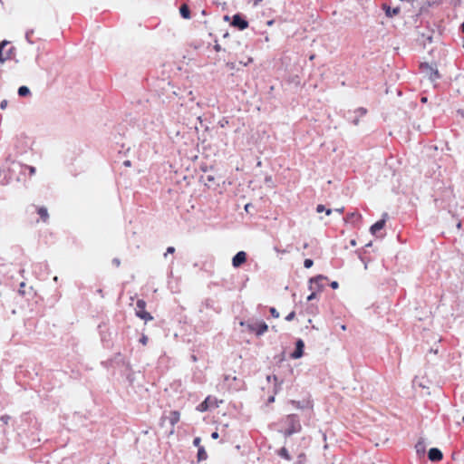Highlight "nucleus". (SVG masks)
<instances>
[{
  "instance_id": "f257e3e1",
  "label": "nucleus",
  "mask_w": 464,
  "mask_h": 464,
  "mask_svg": "<svg viewBox=\"0 0 464 464\" xmlns=\"http://www.w3.org/2000/svg\"><path fill=\"white\" fill-rule=\"evenodd\" d=\"M240 325L246 326L250 333H255L258 337L268 330V325L264 321L258 320L241 321Z\"/></svg>"
},
{
  "instance_id": "f03ea898",
  "label": "nucleus",
  "mask_w": 464,
  "mask_h": 464,
  "mask_svg": "<svg viewBox=\"0 0 464 464\" xmlns=\"http://www.w3.org/2000/svg\"><path fill=\"white\" fill-rule=\"evenodd\" d=\"M285 423L287 425V429L284 431L285 437H290L295 433L300 432L302 430L299 417L296 414L287 415Z\"/></svg>"
},
{
  "instance_id": "7ed1b4c3",
  "label": "nucleus",
  "mask_w": 464,
  "mask_h": 464,
  "mask_svg": "<svg viewBox=\"0 0 464 464\" xmlns=\"http://www.w3.org/2000/svg\"><path fill=\"white\" fill-rule=\"evenodd\" d=\"M145 307L146 302L142 299H139L136 303V316L144 320L145 322L153 320V316L145 310Z\"/></svg>"
},
{
  "instance_id": "20e7f679",
  "label": "nucleus",
  "mask_w": 464,
  "mask_h": 464,
  "mask_svg": "<svg viewBox=\"0 0 464 464\" xmlns=\"http://www.w3.org/2000/svg\"><path fill=\"white\" fill-rule=\"evenodd\" d=\"M420 68L431 82H435L440 78V74L436 67L428 63H422Z\"/></svg>"
},
{
  "instance_id": "39448f33",
  "label": "nucleus",
  "mask_w": 464,
  "mask_h": 464,
  "mask_svg": "<svg viewBox=\"0 0 464 464\" xmlns=\"http://www.w3.org/2000/svg\"><path fill=\"white\" fill-rule=\"evenodd\" d=\"M231 25L245 30L248 27V22L241 14H236L232 17Z\"/></svg>"
},
{
  "instance_id": "423d86ee",
  "label": "nucleus",
  "mask_w": 464,
  "mask_h": 464,
  "mask_svg": "<svg viewBox=\"0 0 464 464\" xmlns=\"http://www.w3.org/2000/svg\"><path fill=\"white\" fill-rule=\"evenodd\" d=\"M327 277L323 275H318L309 280V289L312 291H321L324 288L322 282L326 280Z\"/></svg>"
},
{
  "instance_id": "0eeeda50",
  "label": "nucleus",
  "mask_w": 464,
  "mask_h": 464,
  "mask_svg": "<svg viewBox=\"0 0 464 464\" xmlns=\"http://www.w3.org/2000/svg\"><path fill=\"white\" fill-rule=\"evenodd\" d=\"M246 261V253L245 251L237 252L232 258V266L235 268L240 267Z\"/></svg>"
},
{
  "instance_id": "6e6552de",
  "label": "nucleus",
  "mask_w": 464,
  "mask_h": 464,
  "mask_svg": "<svg viewBox=\"0 0 464 464\" xmlns=\"http://www.w3.org/2000/svg\"><path fill=\"white\" fill-rule=\"evenodd\" d=\"M304 343L302 339H298L295 343V351L291 353L293 359H299L304 355Z\"/></svg>"
},
{
  "instance_id": "1a4fd4ad",
  "label": "nucleus",
  "mask_w": 464,
  "mask_h": 464,
  "mask_svg": "<svg viewBox=\"0 0 464 464\" xmlns=\"http://www.w3.org/2000/svg\"><path fill=\"white\" fill-rule=\"evenodd\" d=\"M428 458L432 462H438L443 459V454L440 449L431 448L428 452Z\"/></svg>"
},
{
  "instance_id": "9d476101",
  "label": "nucleus",
  "mask_w": 464,
  "mask_h": 464,
  "mask_svg": "<svg viewBox=\"0 0 464 464\" xmlns=\"http://www.w3.org/2000/svg\"><path fill=\"white\" fill-rule=\"evenodd\" d=\"M8 44H9V42L6 40H4L0 43V63H2L11 58V52H12L13 48H10L5 53L4 52L5 46H6Z\"/></svg>"
},
{
  "instance_id": "9b49d317",
  "label": "nucleus",
  "mask_w": 464,
  "mask_h": 464,
  "mask_svg": "<svg viewBox=\"0 0 464 464\" xmlns=\"http://www.w3.org/2000/svg\"><path fill=\"white\" fill-rule=\"evenodd\" d=\"M388 217V214L387 213H384L383 216H382V218L378 220L377 222H375L371 227H370V231L372 235H375L377 231L381 230L383 228V227L385 226V222H386V218Z\"/></svg>"
},
{
  "instance_id": "f8f14e48",
  "label": "nucleus",
  "mask_w": 464,
  "mask_h": 464,
  "mask_svg": "<svg viewBox=\"0 0 464 464\" xmlns=\"http://www.w3.org/2000/svg\"><path fill=\"white\" fill-rule=\"evenodd\" d=\"M290 403L296 409H307L311 408V404L309 401H290Z\"/></svg>"
},
{
  "instance_id": "ddd939ff",
  "label": "nucleus",
  "mask_w": 464,
  "mask_h": 464,
  "mask_svg": "<svg viewBox=\"0 0 464 464\" xmlns=\"http://www.w3.org/2000/svg\"><path fill=\"white\" fill-rule=\"evenodd\" d=\"M361 219H362V216H361V214H359L357 212H353V213L347 214V216L345 218L346 222L352 223L353 225H355Z\"/></svg>"
},
{
  "instance_id": "4468645a",
  "label": "nucleus",
  "mask_w": 464,
  "mask_h": 464,
  "mask_svg": "<svg viewBox=\"0 0 464 464\" xmlns=\"http://www.w3.org/2000/svg\"><path fill=\"white\" fill-rule=\"evenodd\" d=\"M415 450H416V452L417 454L420 456V455H423L426 451V444L425 442L422 440H420L416 444H415Z\"/></svg>"
},
{
  "instance_id": "2eb2a0df",
  "label": "nucleus",
  "mask_w": 464,
  "mask_h": 464,
  "mask_svg": "<svg viewBox=\"0 0 464 464\" xmlns=\"http://www.w3.org/2000/svg\"><path fill=\"white\" fill-rule=\"evenodd\" d=\"M180 15L185 19L190 18V9L188 5L184 4L179 7Z\"/></svg>"
},
{
  "instance_id": "dca6fc26",
  "label": "nucleus",
  "mask_w": 464,
  "mask_h": 464,
  "mask_svg": "<svg viewBox=\"0 0 464 464\" xmlns=\"http://www.w3.org/2000/svg\"><path fill=\"white\" fill-rule=\"evenodd\" d=\"M383 9L385 10V14L388 16V17H392L396 14H398L400 13V8L399 7H395V8H391L390 6H387V5H383Z\"/></svg>"
},
{
  "instance_id": "f3484780",
  "label": "nucleus",
  "mask_w": 464,
  "mask_h": 464,
  "mask_svg": "<svg viewBox=\"0 0 464 464\" xmlns=\"http://www.w3.org/2000/svg\"><path fill=\"white\" fill-rule=\"evenodd\" d=\"M209 401H210V398L209 397H207L206 400L204 401H202L198 407H197V410L199 411H206L209 409Z\"/></svg>"
},
{
  "instance_id": "a211bd4d",
  "label": "nucleus",
  "mask_w": 464,
  "mask_h": 464,
  "mask_svg": "<svg viewBox=\"0 0 464 464\" xmlns=\"http://www.w3.org/2000/svg\"><path fill=\"white\" fill-rule=\"evenodd\" d=\"M197 458H198V462L207 459L208 454H207L204 447H199V449L198 450Z\"/></svg>"
},
{
  "instance_id": "6ab92c4d",
  "label": "nucleus",
  "mask_w": 464,
  "mask_h": 464,
  "mask_svg": "<svg viewBox=\"0 0 464 464\" xmlns=\"http://www.w3.org/2000/svg\"><path fill=\"white\" fill-rule=\"evenodd\" d=\"M17 93L20 97H25L31 93L30 89L27 86H20L18 88Z\"/></svg>"
},
{
  "instance_id": "aec40b11",
  "label": "nucleus",
  "mask_w": 464,
  "mask_h": 464,
  "mask_svg": "<svg viewBox=\"0 0 464 464\" xmlns=\"http://www.w3.org/2000/svg\"><path fill=\"white\" fill-rule=\"evenodd\" d=\"M38 214L44 221H46L49 218L47 208L44 207L38 208Z\"/></svg>"
},
{
  "instance_id": "412c9836",
  "label": "nucleus",
  "mask_w": 464,
  "mask_h": 464,
  "mask_svg": "<svg viewBox=\"0 0 464 464\" xmlns=\"http://www.w3.org/2000/svg\"><path fill=\"white\" fill-rule=\"evenodd\" d=\"M278 455H279L281 458H283V459H286V460H291V456H290V454H289L288 450H287L285 447H283V448H281V449L279 450V451H278Z\"/></svg>"
},
{
  "instance_id": "4be33fe9",
  "label": "nucleus",
  "mask_w": 464,
  "mask_h": 464,
  "mask_svg": "<svg viewBox=\"0 0 464 464\" xmlns=\"http://www.w3.org/2000/svg\"><path fill=\"white\" fill-rule=\"evenodd\" d=\"M179 420V412L172 411L169 417V422L171 425H175Z\"/></svg>"
},
{
  "instance_id": "5701e85b",
  "label": "nucleus",
  "mask_w": 464,
  "mask_h": 464,
  "mask_svg": "<svg viewBox=\"0 0 464 464\" xmlns=\"http://www.w3.org/2000/svg\"><path fill=\"white\" fill-rule=\"evenodd\" d=\"M366 112H367V110L363 107H360L354 111V114L360 116V117L365 115Z\"/></svg>"
},
{
  "instance_id": "b1692460",
  "label": "nucleus",
  "mask_w": 464,
  "mask_h": 464,
  "mask_svg": "<svg viewBox=\"0 0 464 464\" xmlns=\"http://www.w3.org/2000/svg\"><path fill=\"white\" fill-rule=\"evenodd\" d=\"M34 34V30L31 29V30H27L26 33H25V39L26 41L30 44H33L34 42L31 40V35Z\"/></svg>"
},
{
  "instance_id": "393cba45",
  "label": "nucleus",
  "mask_w": 464,
  "mask_h": 464,
  "mask_svg": "<svg viewBox=\"0 0 464 464\" xmlns=\"http://www.w3.org/2000/svg\"><path fill=\"white\" fill-rule=\"evenodd\" d=\"M313 265H314V261H313L312 259H310V258H306V259H304V266L305 268H310V267H312V266H313Z\"/></svg>"
},
{
  "instance_id": "a878e982",
  "label": "nucleus",
  "mask_w": 464,
  "mask_h": 464,
  "mask_svg": "<svg viewBox=\"0 0 464 464\" xmlns=\"http://www.w3.org/2000/svg\"><path fill=\"white\" fill-rule=\"evenodd\" d=\"M269 311L273 317H275V318L279 317V312L275 307H271Z\"/></svg>"
},
{
  "instance_id": "bb28decb",
  "label": "nucleus",
  "mask_w": 464,
  "mask_h": 464,
  "mask_svg": "<svg viewBox=\"0 0 464 464\" xmlns=\"http://www.w3.org/2000/svg\"><path fill=\"white\" fill-rule=\"evenodd\" d=\"M11 417L9 415H2L0 417V420L4 423V424H7L8 421L10 420Z\"/></svg>"
},
{
  "instance_id": "cd10ccee",
  "label": "nucleus",
  "mask_w": 464,
  "mask_h": 464,
  "mask_svg": "<svg viewBox=\"0 0 464 464\" xmlns=\"http://www.w3.org/2000/svg\"><path fill=\"white\" fill-rule=\"evenodd\" d=\"M200 442H201V439H200L199 437H196V438L194 439V440H193V445H194L195 447H198V448L199 449V447H202V446L200 445Z\"/></svg>"
},
{
  "instance_id": "c85d7f7f",
  "label": "nucleus",
  "mask_w": 464,
  "mask_h": 464,
  "mask_svg": "<svg viewBox=\"0 0 464 464\" xmlns=\"http://www.w3.org/2000/svg\"><path fill=\"white\" fill-rule=\"evenodd\" d=\"M295 313L293 311V312L289 313V314L285 316V319L287 322H290V321H292V320L295 318Z\"/></svg>"
},
{
  "instance_id": "c756f323",
  "label": "nucleus",
  "mask_w": 464,
  "mask_h": 464,
  "mask_svg": "<svg viewBox=\"0 0 464 464\" xmlns=\"http://www.w3.org/2000/svg\"><path fill=\"white\" fill-rule=\"evenodd\" d=\"M148 337L147 335L145 334H142L141 337L140 338V343H142L143 345H146L147 343H148Z\"/></svg>"
},
{
  "instance_id": "7c9ffc66",
  "label": "nucleus",
  "mask_w": 464,
  "mask_h": 464,
  "mask_svg": "<svg viewBox=\"0 0 464 464\" xmlns=\"http://www.w3.org/2000/svg\"><path fill=\"white\" fill-rule=\"evenodd\" d=\"M174 252H175V247L174 246H169L167 248V251L164 254V256H167L168 254H173Z\"/></svg>"
},
{
  "instance_id": "2f4dec72",
  "label": "nucleus",
  "mask_w": 464,
  "mask_h": 464,
  "mask_svg": "<svg viewBox=\"0 0 464 464\" xmlns=\"http://www.w3.org/2000/svg\"><path fill=\"white\" fill-rule=\"evenodd\" d=\"M25 168L29 170V174L32 176L35 173V168L33 166H25Z\"/></svg>"
},
{
  "instance_id": "473e14b6",
  "label": "nucleus",
  "mask_w": 464,
  "mask_h": 464,
  "mask_svg": "<svg viewBox=\"0 0 464 464\" xmlns=\"http://www.w3.org/2000/svg\"><path fill=\"white\" fill-rule=\"evenodd\" d=\"M325 210V207L324 205H317L316 207V212L318 213H321V212H324Z\"/></svg>"
},
{
  "instance_id": "72a5a7b5",
  "label": "nucleus",
  "mask_w": 464,
  "mask_h": 464,
  "mask_svg": "<svg viewBox=\"0 0 464 464\" xmlns=\"http://www.w3.org/2000/svg\"><path fill=\"white\" fill-rule=\"evenodd\" d=\"M6 107H7V101H6V100H3V101L0 102V109H1V110H5Z\"/></svg>"
},
{
  "instance_id": "f704fd0d",
  "label": "nucleus",
  "mask_w": 464,
  "mask_h": 464,
  "mask_svg": "<svg viewBox=\"0 0 464 464\" xmlns=\"http://www.w3.org/2000/svg\"><path fill=\"white\" fill-rule=\"evenodd\" d=\"M315 297H316L315 291H313V292L311 293V295H309L307 296V301H312V300H314Z\"/></svg>"
},
{
  "instance_id": "c9c22d12",
  "label": "nucleus",
  "mask_w": 464,
  "mask_h": 464,
  "mask_svg": "<svg viewBox=\"0 0 464 464\" xmlns=\"http://www.w3.org/2000/svg\"><path fill=\"white\" fill-rule=\"evenodd\" d=\"M24 286H25V283H24V282H22V283L20 284V288H19V293H20L21 295H24Z\"/></svg>"
},
{
  "instance_id": "e433bc0d",
  "label": "nucleus",
  "mask_w": 464,
  "mask_h": 464,
  "mask_svg": "<svg viewBox=\"0 0 464 464\" xmlns=\"http://www.w3.org/2000/svg\"><path fill=\"white\" fill-rule=\"evenodd\" d=\"M330 286L333 288V289H337L338 286H339V284L338 282L336 281H333L331 284H330Z\"/></svg>"
},
{
  "instance_id": "4c0bfd02",
  "label": "nucleus",
  "mask_w": 464,
  "mask_h": 464,
  "mask_svg": "<svg viewBox=\"0 0 464 464\" xmlns=\"http://www.w3.org/2000/svg\"><path fill=\"white\" fill-rule=\"evenodd\" d=\"M112 264L118 267L121 265V261H120L119 258H113L112 259Z\"/></svg>"
},
{
  "instance_id": "58836bf2",
  "label": "nucleus",
  "mask_w": 464,
  "mask_h": 464,
  "mask_svg": "<svg viewBox=\"0 0 464 464\" xmlns=\"http://www.w3.org/2000/svg\"><path fill=\"white\" fill-rule=\"evenodd\" d=\"M359 117L360 116L356 115L353 119L351 120L354 125H357L359 123Z\"/></svg>"
},
{
  "instance_id": "ea45409f",
  "label": "nucleus",
  "mask_w": 464,
  "mask_h": 464,
  "mask_svg": "<svg viewBox=\"0 0 464 464\" xmlns=\"http://www.w3.org/2000/svg\"><path fill=\"white\" fill-rule=\"evenodd\" d=\"M214 49L217 52H220L222 50L220 44H218V43H216V44L214 45Z\"/></svg>"
},
{
  "instance_id": "a19ab883",
  "label": "nucleus",
  "mask_w": 464,
  "mask_h": 464,
  "mask_svg": "<svg viewBox=\"0 0 464 464\" xmlns=\"http://www.w3.org/2000/svg\"><path fill=\"white\" fill-rule=\"evenodd\" d=\"M214 180H215L214 176H212V175H208L207 176V181L213 182Z\"/></svg>"
},
{
  "instance_id": "79ce46f5",
  "label": "nucleus",
  "mask_w": 464,
  "mask_h": 464,
  "mask_svg": "<svg viewBox=\"0 0 464 464\" xmlns=\"http://www.w3.org/2000/svg\"><path fill=\"white\" fill-rule=\"evenodd\" d=\"M218 433L217 431H214L212 432L211 434V438L214 439V440H217L218 438Z\"/></svg>"
},
{
  "instance_id": "37998d69",
  "label": "nucleus",
  "mask_w": 464,
  "mask_h": 464,
  "mask_svg": "<svg viewBox=\"0 0 464 464\" xmlns=\"http://www.w3.org/2000/svg\"><path fill=\"white\" fill-rule=\"evenodd\" d=\"M250 207H252V206H251V204H246V205L245 206V209H246V211H248V209H250Z\"/></svg>"
},
{
  "instance_id": "c03bdc74",
  "label": "nucleus",
  "mask_w": 464,
  "mask_h": 464,
  "mask_svg": "<svg viewBox=\"0 0 464 464\" xmlns=\"http://www.w3.org/2000/svg\"><path fill=\"white\" fill-rule=\"evenodd\" d=\"M326 212V215H330L332 213V209L331 208H325L324 210Z\"/></svg>"
},
{
  "instance_id": "a18cd8bd",
  "label": "nucleus",
  "mask_w": 464,
  "mask_h": 464,
  "mask_svg": "<svg viewBox=\"0 0 464 464\" xmlns=\"http://www.w3.org/2000/svg\"><path fill=\"white\" fill-rule=\"evenodd\" d=\"M124 165H125V166H130V160H126V161H124Z\"/></svg>"
},
{
  "instance_id": "49530a36",
  "label": "nucleus",
  "mask_w": 464,
  "mask_h": 464,
  "mask_svg": "<svg viewBox=\"0 0 464 464\" xmlns=\"http://www.w3.org/2000/svg\"><path fill=\"white\" fill-rule=\"evenodd\" d=\"M97 293H98L99 295H101L102 296H103V295H102V289H98V290H97Z\"/></svg>"
},
{
  "instance_id": "de8ad7c7",
  "label": "nucleus",
  "mask_w": 464,
  "mask_h": 464,
  "mask_svg": "<svg viewBox=\"0 0 464 464\" xmlns=\"http://www.w3.org/2000/svg\"><path fill=\"white\" fill-rule=\"evenodd\" d=\"M460 28H461V32L464 33V22L461 24Z\"/></svg>"
},
{
  "instance_id": "09e8293b",
  "label": "nucleus",
  "mask_w": 464,
  "mask_h": 464,
  "mask_svg": "<svg viewBox=\"0 0 464 464\" xmlns=\"http://www.w3.org/2000/svg\"><path fill=\"white\" fill-rule=\"evenodd\" d=\"M275 398L274 396H271L269 399H268V401L271 402V401H274Z\"/></svg>"
},
{
  "instance_id": "8fccbe9b",
  "label": "nucleus",
  "mask_w": 464,
  "mask_h": 464,
  "mask_svg": "<svg viewBox=\"0 0 464 464\" xmlns=\"http://www.w3.org/2000/svg\"><path fill=\"white\" fill-rule=\"evenodd\" d=\"M224 20H225V21H228V20H229V16H228V15H225V16H224Z\"/></svg>"
},
{
  "instance_id": "3c124183",
  "label": "nucleus",
  "mask_w": 464,
  "mask_h": 464,
  "mask_svg": "<svg viewBox=\"0 0 464 464\" xmlns=\"http://www.w3.org/2000/svg\"><path fill=\"white\" fill-rule=\"evenodd\" d=\"M426 101H427V98H426V97L421 98V102H425Z\"/></svg>"
},
{
  "instance_id": "603ef678",
  "label": "nucleus",
  "mask_w": 464,
  "mask_h": 464,
  "mask_svg": "<svg viewBox=\"0 0 464 464\" xmlns=\"http://www.w3.org/2000/svg\"><path fill=\"white\" fill-rule=\"evenodd\" d=\"M335 210H336L337 212H342V211L343 210V208H337V209H335Z\"/></svg>"
},
{
  "instance_id": "864d4df0",
  "label": "nucleus",
  "mask_w": 464,
  "mask_h": 464,
  "mask_svg": "<svg viewBox=\"0 0 464 464\" xmlns=\"http://www.w3.org/2000/svg\"><path fill=\"white\" fill-rule=\"evenodd\" d=\"M273 379L276 382L277 381V377L276 375L273 376Z\"/></svg>"
},
{
  "instance_id": "5fc2aeb1",
  "label": "nucleus",
  "mask_w": 464,
  "mask_h": 464,
  "mask_svg": "<svg viewBox=\"0 0 464 464\" xmlns=\"http://www.w3.org/2000/svg\"><path fill=\"white\" fill-rule=\"evenodd\" d=\"M460 226H461V224H460V222H459V223L457 224V227H460Z\"/></svg>"
},
{
  "instance_id": "6e6d98bb",
  "label": "nucleus",
  "mask_w": 464,
  "mask_h": 464,
  "mask_svg": "<svg viewBox=\"0 0 464 464\" xmlns=\"http://www.w3.org/2000/svg\"><path fill=\"white\" fill-rule=\"evenodd\" d=\"M351 244H352V245H355V241H354V240H352Z\"/></svg>"
},
{
  "instance_id": "4d7b16f0",
  "label": "nucleus",
  "mask_w": 464,
  "mask_h": 464,
  "mask_svg": "<svg viewBox=\"0 0 464 464\" xmlns=\"http://www.w3.org/2000/svg\"><path fill=\"white\" fill-rule=\"evenodd\" d=\"M307 246H308V244H304V248H307Z\"/></svg>"
},
{
  "instance_id": "13d9d810",
  "label": "nucleus",
  "mask_w": 464,
  "mask_h": 464,
  "mask_svg": "<svg viewBox=\"0 0 464 464\" xmlns=\"http://www.w3.org/2000/svg\"><path fill=\"white\" fill-rule=\"evenodd\" d=\"M462 421L464 422V416L462 417Z\"/></svg>"
}]
</instances>
